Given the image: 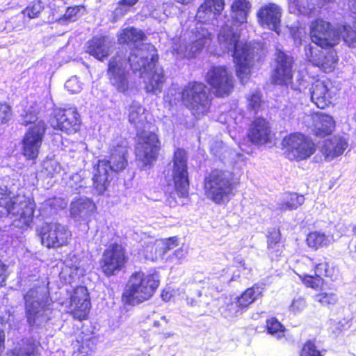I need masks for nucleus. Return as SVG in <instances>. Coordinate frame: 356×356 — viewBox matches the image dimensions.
Masks as SVG:
<instances>
[{"label":"nucleus","instance_id":"nucleus-11","mask_svg":"<svg viewBox=\"0 0 356 356\" xmlns=\"http://www.w3.org/2000/svg\"><path fill=\"white\" fill-rule=\"evenodd\" d=\"M207 83L218 97L228 96L234 88L232 72L224 66L212 67L205 76Z\"/></svg>","mask_w":356,"mask_h":356},{"label":"nucleus","instance_id":"nucleus-44","mask_svg":"<svg viewBox=\"0 0 356 356\" xmlns=\"http://www.w3.org/2000/svg\"><path fill=\"white\" fill-rule=\"evenodd\" d=\"M293 57L286 54L284 52L277 50L275 54V67L284 70L293 72Z\"/></svg>","mask_w":356,"mask_h":356},{"label":"nucleus","instance_id":"nucleus-38","mask_svg":"<svg viewBox=\"0 0 356 356\" xmlns=\"http://www.w3.org/2000/svg\"><path fill=\"white\" fill-rule=\"evenodd\" d=\"M339 38L341 37L346 44L350 47H356V21L353 26L343 25L338 26Z\"/></svg>","mask_w":356,"mask_h":356},{"label":"nucleus","instance_id":"nucleus-57","mask_svg":"<svg viewBox=\"0 0 356 356\" xmlns=\"http://www.w3.org/2000/svg\"><path fill=\"white\" fill-rule=\"evenodd\" d=\"M161 243L163 246V250L166 256H168V252L171 251L172 250L175 249L178 246V240L177 237H171L163 241H161Z\"/></svg>","mask_w":356,"mask_h":356},{"label":"nucleus","instance_id":"nucleus-35","mask_svg":"<svg viewBox=\"0 0 356 356\" xmlns=\"http://www.w3.org/2000/svg\"><path fill=\"white\" fill-rule=\"evenodd\" d=\"M335 127V121L330 115L320 113L316 124V135L323 136L331 134Z\"/></svg>","mask_w":356,"mask_h":356},{"label":"nucleus","instance_id":"nucleus-48","mask_svg":"<svg viewBox=\"0 0 356 356\" xmlns=\"http://www.w3.org/2000/svg\"><path fill=\"white\" fill-rule=\"evenodd\" d=\"M147 249H150L151 254H147L145 255L147 259L152 261H157L159 259L166 261L168 256H166L161 242H158L154 245L147 246Z\"/></svg>","mask_w":356,"mask_h":356},{"label":"nucleus","instance_id":"nucleus-29","mask_svg":"<svg viewBox=\"0 0 356 356\" xmlns=\"http://www.w3.org/2000/svg\"><path fill=\"white\" fill-rule=\"evenodd\" d=\"M211 40V34L207 28L202 24H197L195 29L191 31L189 42H191L190 51L198 52Z\"/></svg>","mask_w":356,"mask_h":356},{"label":"nucleus","instance_id":"nucleus-6","mask_svg":"<svg viewBox=\"0 0 356 356\" xmlns=\"http://www.w3.org/2000/svg\"><path fill=\"white\" fill-rule=\"evenodd\" d=\"M159 284L158 276L138 271L133 273L122 294L123 301L135 305L149 300Z\"/></svg>","mask_w":356,"mask_h":356},{"label":"nucleus","instance_id":"nucleus-24","mask_svg":"<svg viewBox=\"0 0 356 356\" xmlns=\"http://www.w3.org/2000/svg\"><path fill=\"white\" fill-rule=\"evenodd\" d=\"M250 140L256 145H264L270 141L271 130L269 123L264 118L255 119L250 124L248 134Z\"/></svg>","mask_w":356,"mask_h":356},{"label":"nucleus","instance_id":"nucleus-42","mask_svg":"<svg viewBox=\"0 0 356 356\" xmlns=\"http://www.w3.org/2000/svg\"><path fill=\"white\" fill-rule=\"evenodd\" d=\"M293 72L275 68L272 75V82L277 85L288 86L292 83Z\"/></svg>","mask_w":356,"mask_h":356},{"label":"nucleus","instance_id":"nucleus-39","mask_svg":"<svg viewBox=\"0 0 356 356\" xmlns=\"http://www.w3.org/2000/svg\"><path fill=\"white\" fill-rule=\"evenodd\" d=\"M330 240L324 233L320 232H310L307 237V243L309 247L317 249L327 245Z\"/></svg>","mask_w":356,"mask_h":356},{"label":"nucleus","instance_id":"nucleus-56","mask_svg":"<svg viewBox=\"0 0 356 356\" xmlns=\"http://www.w3.org/2000/svg\"><path fill=\"white\" fill-rule=\"evenodd\" d=\"M82 85L78 77L72 76L65 82V87L72 93H78L82 90Z\"/></svg>","mask_w":356,"mask_h":356},{"label":"nucleus","instance_id":"nucleus-7","mask_svg":"<svg viewBox=\"0 0 356 356\" xmlns=\"http://www.w3.org/2000/svg\"><path fill=\"white\" fill-rule=\"evenodd\" d=\"M181 98L184 104L196 118L205 115L209 110L211 102L207 88L202 83H188L182 90Z\"/></svg>","mask_w":356,"mask_h":356},{"label":"nucleus","instance_id":"nucleus-26","mask_svg":"<svg viewBox=\"0 0 356 356\" xmlns=\"http://www.w3.org/2000/svg\"><path fill=\"white\" fill-rule=\"evenodd\" d=\"M304 264L311 266L314 268L315 276L307 275L306 273L302 272L298 273V277L302 280L303 284L307 286L314 289L320 288L323 284V280L321 278L325 273L327 269V262L319 263L314 265L309 258H306L303 261Z\"/></svg>","mask_w":356,"mask_h":356},{"label":"nucleus","instance_id":"nucleus-28","mask_svg":"<svg viewBox=\"0 0 356 356\" xmlns=\"http://www.w3.org/2000/svg\"><path fill=\"white\" fill-rule=\"evenodd\" d=\"M112 44L104 36H95L87 42L86 51L99 60H102L110 54Z\"/></svg>","mask_w":356,"mask_h":356},{"label":"nucleus","instance_id":"nucleus-9","mask_svg":"<svg viewBox=\"0 0 356 356\" xmlns=\"http://www.w3.org/2000/svg\"><path fill=\"white\" fill-rule=\"evenodd\" d=\"M160 142L157 136L145 129L138 131L136 156L143 166L151 165L158 157Z\"/></svg>","mask_w":356,"mask_h":356},{"label":"nucleus","instance_id":"nucleus-40","mask_svg":"<svg viewBox=\"0 0 356 356\" xmlns=\"http://www.w3.org/2000/svg\"><path fill=\"white\" fill-rule=\"evenodd\" d=\"M85 8L83 6L68 7L63 16L58 19L60 24H67L77 20L83 13Z\"/></svg>","mask_w":356,"mask_h":356},{"label":"nucleus","instance_id":"nucleus-45","mask_svg":"<svg viewBox=\"0 0 356 356\" xmlns=\"http://www.w3.org/2000/svg\"><path fill=\"white\" fill-rule=\"evenodd\" d=\"M268 333L277 339L284 336L285 328L275 318H271L266 321Z\"/></svg>","mask_w":356,"mask_h":356},{"label":"nucleus","instance_id":"nucleus-43","mask_svg":"<svg viewBox=\"0 0 356 356\" xmlns=\"http://www.w3.org/2000/svg\"><path fill=\"white\" fill-rule=\"evenodd\" d=\"M61 202L60 199L51 198L48 199L43 202L40 207V212L44 217H48L55 213L58 208L62 207L60 203Z\"/></svg>","mask_w":356,"mask_h":356},{"label":"nucleus","instance_id":"nucleus-2","mask_svg":"<svg viewBox=\"0 0 356 356\" xmlns=\"http://www.w3.org/2000/svg\"><path fill=\"white\" fill-rule=\"evenodd\" d=\"M239 24L227 19L220 26L218 40L220 49L231 55L236 65V74L242 83L246 81L250 67L258 55L259 48L240 41Z\"/></svg>","mask_w":356,"mask_h":356},{"label":"nucleus","instance_id":"nucleus-60","mask_svg":"<svg viewBox=\"0 0 356 356\" xmlns=\"http://www.w3.org/2000/svg\"><path fill=\"white\" fill-rule=\"evenodd\" d=\"M353 237L350 242L348 250L351 257L356 260V227H353Z\"/></svg>","mask_w":356,"mask_h":356},{"label":"nucleus","instance_id":"nucleus-14","mask_svg":"<svg viewBox=\"0 0 356 356\" xmlns=\"http://www.w3.org/2000/svg\"><path fill=\"white\" fill-rule=\"evenodd\" d=\"M312 41L322 49L333 47L339 41L338 29H331V25L323 19H316L310 26Z\"/></svg>","mask_w":356,"mask_h":356},{"label":"nucleus","instance_id":"nucleus-54","mask_svg":"<svg viewBox=\"0 0 356 356\" xmlns=\"http://www.w3.org/2000/svg\"><path fill=\"white\" fill-rule=\"evenodd\" d=\"M188 254L187 249L184 246L177 248L172 254H169L166 259L167 261L181 263L186 258Z\"/></svg>","mask_w":356,"mask_h":356},{"label":"nucleus","instance_id":"nucleus-46","mask_svg":"<svg viewBox=\"0 0 356 356\" xmlns=\"http://www.w3.org/2000/svg\"><path fill=\"white\" fill-rule=\"evenodd\" d=\"M280 236L277 232H272L268 237V249L270 254L278 256L282 252V245L280 243Z\"/></svg>","mask_w":356,"mask_h":356},{"label":"nucleus","instance_id":"nucleus-1","mask_svg":"<svg viewBox=\"0 0 356 356\" xmlns=\"http://www.w3.org/2000/svg\"><path fill=\"white\" fill-rule=\"evenodd\" d=\"M144 48L145 52L143 49L137 50L143 56L139 60H134V57H137L136 54L127 60L122 54H117L110 60L107 75L118 92H125L129 89V67L134 72H140L147 92L156 95L161 92L165 78L163 68L157 64L156 49L152 44L144 45Z\"/></svg>","mask_w":356,"mask_h":356},{"label":"nucleus","instance_id":"nucleus-32","mask_svg":"<svg viewBox=\"0 0 356 356\" xmlns=\"http://www.w3.org/2000/svg\"><path fill=\"white\" fill-rule=\"evenodd\" d=\"M207 284V287L204 286L202 291H197L199 300H194L193 298H187L188 304L192 306L204 305L206 306L209 305L211 300L214 296L215 292H218L217 287H215L213 284H209L208 282H204V284Z\"/></svg>","mask_w":356,"mask_h":356},{"label":"nucleus","instance_id":"nucleus-61","mask_svg":"<svg viewBox=\"0 0 356 356\" xmlns=\"http://www.w3.org/2000/svg\"><path fill=\"white\" fill-rule=\"evenodd\" d=\"M95 347V343L93 339L91 338L85 339L84 341L82 342V345L81 347V352L83 353L88 354L89 351H92Z\"/></svg>","mask_w":356,"mask_h":356},{"label":"nucleus","instance_id":"nucleus-27","mask_svg":"<svg viewBox=\"0 0 356 356\" xmlns=\"http://www.w3.org/2000/svg\"><path fill=\"white\" fill-rule=\"evenodd\" d=\"M95 204L88 197H80L70 204V215L76 221L88 220L95 210Z\"/></svg>","mask_w":356,"mask_h":356},{"label":"nucleus","instance_id":"nucleus-53","mask_svg":"<svg viewBox=\"0 0 356 356\" xmlns=\"http://www.w3.org/2000/svg\"><path fill=\"white\" fill-rule=\"evenodd\" d=\"M248 108L254 114L257 113L262 106L261 95L258 92H253L247 99Z\"/></svg>","mask_w":356,"mask_h":356},{"label":"nucleus","instance_id":"nucleus-47","mask_svg":"<svg viewBox=\"0 0 356 356\" xmlns=\"http://www.w3.org/2000/svg\"><path fill=\"white\" fill-rule=\"evenodd\" d=\"M62 168L60 165L54 160L44 161L42 164V173L48 177H54L60 173Z\"/></svg>","mask_w":356,"mask_h":356},{"label":"nucleus","instance_id":"nucleus-4","mask_svg":"<svg viewBox=\"0 0 356 356\" xmlns=\"http://www.w3.org/2000/svg\"><path fill=\"white\" fill-rule=\"evenodd\" d=\"M35 204L29 197L12 195L6 187L0 186V217L9 216L13 224L21 229L27 228L33 222Z\"/></svg>","mask_w":356,"mask_h":356},{"label":"nucleus","instance_id":"nucleus-18","mask_svg":"<svg viewBox=\"0 0 356 356\" xmlns=\"http://www.w3.org/2000/svg\"><path fill=\"white\" fill-rule=\"evenodd\" d=\"M145 38V35L141 30L137 29L134 27H128L123 29L118 35L119 42L127 44V45L130 46L134 45V48L131 50L128 56L127 55V51L124 52L123 49L117 51L115 56L117 54H122V56H125L126 59L129 60V58L132 57L134 54H136L137 55V57H134V60H139L141 57H143V56L138 54L137 50L143 49L144 52L146 51L145 49L144 48V45H147V44L142 43Z\"/></svg>","mask_w":356,"mask_h":356},{"label":"nucleus","instance_id":"nucleus-62","mask_svg":"<svg viewBox=\"0 0 356 356\" xmlns=\"http://www.w3.org/2000/svg\"><path fill=\"white\" fill-rule=\"evenodd\" d=\"M337 275L338 270L335 269L334 267H330L329 264L327 263V269L323 276L330 277L332 280H335L337 277Z\"/></svg>","mask_w":356,"mask_h":356},{"label":"nucleus","instance_id":"nucleus-19","mask_svg":"<svg viewBox=\"0 0 356 356\" xmlns=\"http://www.w3.org/2000/svg\"><path fill=\"white\" fill-rule=\"evenodd\" d=\"M312 102L323 109L332 103L336 90L330 80H317L309 88Z\"/></svg>","mask_w":356,"mask_h":356},{"label":"nucleus","instance_id":"nucleus-12","mask_svg":"<svg viewBox=\"0 0 356 356\" xmlns=\"http://www.w3.org/2000/svg\"><path fill=\"white\" fill-rule=\"evenodd\" d=\"M127 261L125 249L121 244H111L103 252L100 260L102 272L108 277L118 273Z\"/></svg>","mask_w":356,"mask_h":356},{"label":"nucleus","instance_id":"nucleus-41","mask_svg":"<svg viewBox=\"0 0 356 356\" xmlns=\"http://www.w3.org/2000/svg\"><path fill=\"white\" fill-rule=\"evenodd\" d=\"M66 266L70 269V276L72 277L83 276L86 272L82 261L75 254L70 255L66 261Z\"/></svg>","mask_w":356,"mask_h":356},{"label":"nucleus","instance_id":"nucleus-21","mask_svg":"<svg viewBox=\"0 0 356 356\" xmlns=\"http://www.w3.org/2000/svg\"><path fill=\"white\" fill-rule=\"evenodd\" d=\"M282 16L281 8L274 3H269L261 7L257 12L259 23L264 28L277 32Z\"/></svg>","mask_w":356,"mask_h":356},{"label":"nucleus","instance_id":"nucleus-30","mask_svg":"<svg viewBox=\"0 0 356 356\" xmlns=\"http://www.w3.org/2000/svg\"><path fill=\"white\" fill-rule=\"evenodd\" d=\"M127 145L126 141L121 140L120 144L118 143L116 146L113 145L111 149L110 160H108V161L116 173L123 170L127 165Z\"/></svg>","mask_w":356,"mask_h":356},{"label":"nucleus","instance_id":"nucleus-34","mask_svg":"<svg viewBox=\"0 0 356 356\" xmlns=\"http://www.w3.org/2000/svg\"><path fill=\"white\" fill-rule=\"evenodd\" d=\"M304 202L303 195L296 193H286L283 195L281 202L278 203V209L282 211L294 210L301 206Z\"/></svg>","mask_w":356,"mask_h":356},{"label":"nucleus","instance_id":"nucleus-63","mask_svg":"<svg viewBox=\"0 0 356 356\" xmlns=\"http://www.w3.org/2000/svg\"><path fill=\"white\" fill-rule=\"evenodd\" d=\"M6 266L0 260V286L3 284L6 281Z\"/></svg>","mask_w":356,"mask_h":356},{"label":"nucleus","instance_id":"nucleus-64","mask_svg":"<svg viewBox=\"0 0 356 356\" xmlns=\"http://www.w3.org/2000/svg\"><path fill=\"white\" fill-rule=\"evenodd\" d=\"M37 119L38 118L35 113L32 114L31 113H30V115H28L26 113L23 124L24 125H27L29 124L34 123L37 120Z\"/></svg>","mask_w":356,"mask_h":356},{"label":"nucleus","instance_id":"nucleus-17","mask_svg":"<svg viewBox=\"0 0 356 356\" xmlns=\"http://www.w3.org/2000/svg\"><path fill=\"white\" fill-rule=\"evenodd\" d=\"M80 115L74 107L54 110L51 125L54 129L70 134L76 133L80 128Z\"/></svg>","mask_w":356,"mask_h":356},{"label":"nucleus","instance_id":"nucleus-25","mask_svg":"<svg viewBox=\"0 0 356 356\" xmlns=\"http://www.w3.org/2000/svg\"><path fill=\"white\" fill-rule=\"evenodd\" d=\"M348 147V140L345 136H333L324 141L322 152L327 161L341 156Z\"/></svg>","mask_w":356,"mask_h":356},{"label":"nucleus","instance_id":"nucleus-52","mask_svg":"<svg viewBox=\"0 0 356 356\" xmlns=\"http://www.w3.org/2000/svg\"><path fill=\"white\" fill-rule=\"evenodd\" d=\"M307 307V303L305 298L301 296L295 297L289 307V310L294 315L303 312Z\"/></svg>","mask_w":356,"mask_h":356},{"label":"nucleus","instance_id":"nucleus-59","mask_svg":"<svg viewBox=\"0 0 356 356\" xmlns=\"http://www.w3.org/2000/svg\"><path fill=\"white\" fill-rule=\"evenodd\" d=\"M11 118V111L8 105L0 104V124L8 122Z\"/></svg>","mask_w":356,"mask_h":356},{"label":"nucleus","instance_id":"nucleus-36","mask_svg":"<svg viewBox=\"0 0 356 356\" xmlns=\"http://www.w3.org/2000/svg\"><path fill=\"white\" fill-rule=\"evenodd\" d=\"M85 172H79L71 175L66 181V186L71 192L80 193L87 186V180L84 176Z\"/></svg>","mask_w":356,"mask_h":356},{"label":"nucleus","instance_id":"nucleus-13","mask_svg":"<svg viewBox=\"0 0 356 356\" xmlns=\"http://www.w3.org/2000/svg\"><path fill=\"white\" fill-rule=\"evenodd\" d=\"M282 144L287 149V156L291 160L305 159L315 152L314 143L300 134H293L285 137Z\"/></svg>","mask_w":356,"mask_h":356},{"label":"nucleus","instance_id":"nucleus-3","mask_svg":"<svg viewBox=\"0 0 356 356\" xmlns=\"http://www.w3.org/2000/svg\"><path fill=\"white\" fill-rule=\"evenodd\" d=\"M27 322L32 327H42L50 321L53 301L47 286L42 282L34 284L23 296Z\"/></svg>","mask_w":356,"mask_h":356},{"label":"nucleus","instance_id":"nucleus-23","mask_svg":"<svg viewBox=\"0 0 356 356\" xmlns=\"http://www.w3.org/2000/svg\"><path fill=\"white\" fill-rule=\"evenodd\" d=\"M90 306L89 294L86 287L83 286L74 289L71 296L70 309L74 316L79 320L86 318Z\"/></svg>","mask_w":356,"mask_h":356},{"label":"nucleus","instance_id":"nucleus-37","mask_svg":"<svg viewBox=\"0 0 356 356\" xmlns=\"http://www.w3.org/2000/svg\"><path fill=\"white\" fill-rule=\"evenodd\" d=\"M262 288L254 285L247 289L237 300V305L240 307H247L251 305L258 297L261 296Z\"/></svg>","mask_w":356,"mask_h":356},{"label":"nucleus","instance_id":"nucleus-50","mask_svg":"<svg viewBox=\"0 0 356 356\" xmlns=\"http://www.w3.org/2000/svg\"><path fill=\"white\" fill-rule=\"evenodd\" d=\"M44 6L42 3L38 0L33 1L24 10L23 14L27 16L29 19H34L38 17L40 13L43 10Z\"/></svg>","mask_w":356,"mask_h":356},{"label":"nucleus","instance_id":"nucleus-33","mask_svg":"<svg viewBox=\"0 0 356 356\" xmlns=\"http://www.w3.org/2000/svg\"><path fill=\"white\" fill-rule=\"evenodd\" d=\"M250 3L246 0H235L232 6V17L230 21L237 24L246 22Z\"/></svg>","mask_w":356,"mask_h":356},{"label":"nucleus","instance_id":"nucleus-15","mask_svg":"<svg viewBox=\"0 0 356 356\" xmlns=\"http://www.w3.org/2000/svg\"><path fill=\"white\" fill-rule=\"evenodd\" d=\"M46 128L44 121H38L25 134L22 140V154L27 159H34L38 156Z\"/></svg>","mask_w":356,"mask_h":356},{"label":"nucleus","instance_id":"nucleus-16","mask_svg":"<svg viewBox=\"0 0 356 356\" xmlns=\"http://www.w3.org/2000/svg\"><path fill=\"white\" fill-rule=\"evenodd\" d=\"M305 52L309 62L318 67L323 72H331L334 70L338 57L334 49H320L309 44L305 47Z\"/></svg>","mask_w":356,"mask_h":356},{"label":"nucleus","instance_id":"nucleus-58","mask_svg":"<svg viewBox=\"0 0 356 356\" xmlns=\"http://www.w3.org/2000/svg\"><path fill=\"white\" fill-rule=\"evenodd\" d=\"M18 356H38L34 344L28 343L25 346L17 350Z\"/></svg>","mask_w":356,"mask_h":356},{"label":"nucleus","instance_id":"nucleus-10","mask_svg":"<svg viewBox=\"0 0 356 356\" xmlns=\"http://www.w3.org/2000/svg\"><path fill=\"white\" fill-rule=\"evenodd\" d=\"M187 154L181 148H177L173 155L172 177L175 189L180 197L188 193L189 186L187 165Z\"/></svg>","mask_w":356,"mask_h":356},{"label":"nucleus","instance_id":"nucleus-8","mask_svg":"<svg viewBox=\"0 0 356 356\" xmlns=\"http://www.w3.org/2000/svg\"><path fill=\"white\" fill-rule=\"evenodd\" d=\"M41 243L47 248H58L67 245L72 233L65 225L57 222H44L36 229Z\"/></svg>","mask_w":356,"mask_h":356},{"label":"nucleus","instance_id":"nucleus-5","mask_svg":"<svg viewBox=\"0 0 356 356\" xmlns=\"http://www.w3.org/2000/svg\"><path fill=\"white\" fill-rule=\"evenodd\" d=\"M238 184L232 172L215 169L204 177V195L215 204H222L229 201Z\"/></svg>","mask_w":356,"mask_h":356},{"label":"nucleus","instance_id":"nucleus-51","mask_svg":"<svg viewBox=\"0 0 356 356\" xmlns=\"http://www.w3.org/2000/svg\"><path fill=\"white\" fill-rule=\"evenodd\" d=\"M191 42H188V44L180 43L177 44L174 43L172 46V51L173 54H176L180 58L184 57H193L195 56L197 52H193L190 51Z\"/></svg>","mask_w":356,"mask_h":356},{"label":"nucleus","instance_id":"nucleus-20","mask_svg":"<svg viewBox=\"0 0 356 356\" xmlns=\"http://www.w3.org/2000/svg\"><path fill=\"white\" fill-rule=\"evenodd\" d=\"M116 173L108 160H99L94 166L93 188L98 195L103 194L108 188L113 175Z\"/></svg>","mask_w":356,"mask_h":356},{"label":"nucleus","instance_id":"nucleus-22","mask_svg":"<svg viewBox=\"0 0 356 356\" xmlns=\"http://www.w3.org/2000/svg\"><path fill=\"white\" fill-rule=\"evenodd\" d=\"M225 7L224 0H205L199 7L196 17L201 23H209L213 25L218 24V17L221 14Z\"/></svg>","mask_w":356,"mask_h":356},{"label":"nucleus","instance_id":"nucleus-55","mask_svg":"<svg viewBox=\"0 0 356 356\" xmlns=\"http://www.w3.org/2000/svg\"><path fill=\"white\" fill-rule=\"evenodd\" d=\"M300 356H321V353L316 349L314 342L312 341H307L303 346Z\"/></svg>","mask_w":356,"mask_h":356},{"label":"nucleus","instance_id":"nucleus-31","mask_svg":"<svg viewBox=\"0 0 356 356\" xmlns=\"http://www.w3.org/2000/svg\"><path fill=\"white\" fill-rule=\"evenodd\" d=\"M145 108L139 102H133L129 108V121L133 124L138 131L144 129L148 126Z\"/></svg>","mask_w":356,"mask_h":356},{"label":"nucleus","instance_id":"nucleus-49","mask_svg":"<svg viewBox=\"0 0 356 356\" xmlns=\"http://www.w3.org/2000/svg\"><path fill=\"white\" fill-rule=\"evenodd\" d=\"M316 302H319L323 306L334 305L338 301L337 294L332 292H323L315 295L313 297Z\"/></svg>","mask_w":356,"mask_h":356}]
</instances>
